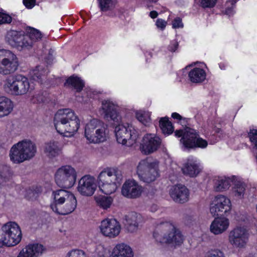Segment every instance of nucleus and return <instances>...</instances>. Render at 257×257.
Listing matches in <instances>:
<instances>
[{"label": "nucleus", "instance_id": "1", "mask_svg": "<svg viewBox=\"0 0 257 257\" xmlns=\"http://www.w3.org/2000/svg\"><path fill=\"white\" fill-rule=\"evenodd\" d=\"M122 175L114 168H106L101 171L97 177L96 182L99 190L103 194L114 193L122 181Z\"/></svg>", "mask_w": 257, "mask_h": 257}, {"label": "nucleus", "instance_id": "2", "mask_svg": "<svg viewBox=\"0 0 257 257\" xmlns=\"http://www.w3.org/2000/svg\"><path fill=\"white\" fill-rule=\"evenodd\" d=\"M153 235L157 241L162 243L171 244L172 245H180L184 240L180 230L170 222L160 223Z\"/></svg>", "mask_w": 257, "mask_h": 257}, {"label": "nucleus", "instance_id": "3", "mask_svg": "<svg viewBox=\"0 0 257 257\" xmlns=\"http://www.w3.org/2000/svg\"><path fill=\"white\" fill-rule=\"evenodd\" d=\"M36 152V144L30 140H24L13 146L9 155L14 163L20 164L33 158Z\"/></svg>", "mask_w": 257, "mask_h": 257}, {"label": "nucleus", "instance_id": "4", "mask_svg": "<svg viewBox=\"0 0 257 257\" xmlns=\"http://www.w3.org/2000/svg\"><path fill=\"white\" fill-rule=\"evenodd\" d=\"M84 136L90 143H103L108 138L107 126L100 119H91L85 125Z\"/></svg>", "mask_w": 257, "mask_h": 257}, {"label": "nucleus", "instance_id": "5", "mask_svg": "<svg viewBox=\"0 0 257 257\" xmlns=\"http://www.w3.org/2000/svg\"><path fill=\"white\" fill-rule=\"evenodd\" d=\"M136 174L140 181L150 183L159 176V162L155 159L147 158L141 160L136 168Z\"/></svg>", "mask_w": 257, "mask_h": 257}, {"label": "nucleus", "instance_id": "6", "mask_svg": "<svg viewBox=\"0 0 257 257\" xmlns=\"http://www.w3.org/2000/svg\"><path fill=\"white\" fill-rule=\"evenodd\" d=\"M177 137H182L180 143L184 150L199 148L204 149L208 146L206 140L200 138L196 131L190 127L177 130L175 132Z\"/></svg>", "mask_w": 257, "mask_h": 257}, {"label": "nucleus", "instance_id": "7", "mask_svg": "<svg viewBox=\"0 0 257 257\" xmlns=\"http://www.w3.org/2000/svg\"><path fill=\"white\" fill-rule=\"evenodd\" d=\"M3 87L5 91L16 96L24 95L31 89L28 78L21 75L8 77Z\"/></svg>", "mask_w": 257, "mask_h": 257}, {"label": "nucleus", "instance_id": "8", "mask_svg": "<svg viewBox=\"0 0 257 257\" xmlns=\"http://www.w3.org/2000/svg\"><path fill=\"white\" fill-rule=\"evenodd\" d=\"M3 233L0 241V247L18 244L22 239V232L19 225L15 222H9L2 227Z\"/></svg>", "mask_w": 257, "mask_h": 257}, {"label": "nucleus", "instance_id": "9", "mask_svg": "<svg viewBox=\"0 0 257 257\" xmlns=\"http://www.w3.org/2000/svg\"><path fill=\"white\" fill-rule=\"evenodd\" d=\"M114 134L119 144L127 146L135 144L139 137L134 126L127 123L117 125L114 128Z\"/></svg>", "mask_w": 257, "mask_h": 257}, {"label": "nucleus", "instance_id": "10", "mask_svg": "<svg viewBox=\"0 0 257 257\" xmlns=\"http://www.w3.org/2000/svg\"><path fill=\"white\" fill-rule=\"evenodd\" d=\"M19 66L17 56L9 50H0V74L10 75L16 72Z\"/></svg>", "mask_w": 257, "mask_h": 257}, {"label": "nucleus", "instance_id": "11", "mask_svg": "<svg viewBox=\"0 0 257 257\" xmlns=\"http://www.w3.org/2000/svg\"><path fill=\"white\" fill-rule=\"evenodd\" d=\"M249 232L244 225H237L231 230L228 234V242L235 248H243L246 244Z\"/></svg>", "mask_w": 257, "mask_h": 257}, {"label": "nucleus", "instance_id": "12", "mask_svg": "<svg viewBox=\"0 0 257 257\" xmlns=\"http://www.w3.org/2000/svg\"><path fill=\"white\" fill-rule=\"evenodd\" d=\"M232 204L229 198L223 195H218L212 198L210 204V211L213 215L227 214L231 210Z\"/></svg>", "mask_w": 257, "mask_h": 257}, {"label": "nucleus", "instance_id": "13", "mask_svg": "<svg viewBox=\"0 0 257 257\" xmlns=\"http://www.w3.org/2000/svg\"><path fill=\"white\" fill-rule=\"evenodd\" d=\"M189 69L188 78L192 83H201L206 80L208 68L204 62H195L187 66L183 71Z\"/></svg>", "mask_w": 257, "mask_h": 257}, {"label": "nucleus", "instance_id": "14", "mask_svg": "<svg viewBox=\"0 0 257 257\" xmlns=\"http://www.w3.org/2000/svg\"><path fill=\"white\" fill-rule=\"evenodd\" d=\"M99 233L103 236L114 238L119 235L121 231L119 222L114 218H105L98 226Z\"/></svg>", "mask_w": 257, "mask_h": 257}, {"label": "nucleus", "instance_id": "15", "mask_svg": "<svg viewBox=\"0 0 257 257\" xmlns=\"http://www.w3.org/2000/svg\"><path fill=\"white\" fill-rule=\"evenodd\" d=\"M99 112L103 117L107 120L118 121L121 117L118 112V106L117 103L109 99L102 101Z\"/></svg>", "mask_w": 257, "mask_h": 257}, {"label": "nucleus", "instance_id": "16", "mask_svg": "<svg viewBox=\"0 0 257 257\" xmlns=\"http://www.w3.org/2000/svg\"><path fill=\"white\" fill-rule=\"evenodd\" d=\"M161 140L155 134H147L143 137L140 149L145 155H149L156 152L160 147Z\"/></svg>", "mask_w": 257, "mask_h": 257}, {"label": "nucleus", "instance_id": "17", "mask_svg": "<svg viewBox=\"0 0 257 257\" xmlns=\"http://www.w3.org/2000/svg\"><path fill=\"white\" fill-rule=\"evenodd\" d=\"M97 182L95 178L90 175H85L79 181L77 190L84 196H91L97 188Z\"/></svg>", "mask_w": 257, "mask_h": 257}, {"label": "nucleus", "instance_id": "18", "mask_svg": "<svg viewBox=\"0 0 257 257\" xmlns=\"http://www.w3.org/2000/svg\"><path fill=\"white\" fill-rule=\"evenodd\" d=\"M79 126V119L74 112L71 109H65V137L73 136Z\"/></svg>", "mask_w": 257, "mask_h": 257}, {"label": "nucleus", "instance_id": "19", "mask_svg": "<svg viewBox=\"0 0 257 257\" xmlns=\"http://www.w3.org/2000/svg\"><path fill=\"white\" fill-rule=\"evenodd\" d=\"M143 188L134 179H128L121 188L122 195L128 198H136L141 196Z\"/></svg>", "mask_w": 257, "mask_h": 257}, {"label": "nucleus", "instance_id": "20", "mask_svg": "<svg viewBox=\"0 0 257 257\" xmlns=\"http://www.w3.org/2000/svg\"><path fill=\"white\" fill-rule=\"evenodd\" d=\"M169 194L175 202L180 203L187 202L190 198L189 189L186 186L182 185L173 186L170 190Z\"/></svg>", "mask_w": 257, "mask_h": 257}, {"label": "nucleus", "instance_id": "21", "mask_svg": "<svg viewBox=\"0 0 257 257\" xmlns=\"http://www.w3.org/2000/svg\"><path fill=\"white\" fill-rule=\"evenodd\" d=\"M230 224L229 219L224 216L217 217L211 223L210 231L214 235H219L226 231Z\"/></svg>", "mask_w": 257, "mask_h": 257}, {"label": "nucleus", "instance_id": "22", "mask_svg": "<svg viewBox=\"0 0 257 257\" xmlns=\"http://www.w3.org/2000/svg\"><path fill=\"white\" fill-rule=\"evenodd\" d=\"M182 171L186 175L190 177H196L201 171L199 163L196 158H189L184 163Z\"/></svg>", "mask_w": 257, "mask_h": 257}, {"label": "nucleus", "instance_id": "23", "mask_svg": "<svg viewBox=\"0 0 257 257\" xmlns=\"http://www.w3.org/2000/svg\"><path fill=\"white\" fill-rule=\"evenodd\" d=\"M110 257H134L132 248L127 243H116L112 248Z\"/></svg>", "mask_w": 257, "mask_h": 257}, {"label": "nucleus", "instance_id": "24", "mask_svg": "<svg viewBox=\"0 0 257 257\" xmlns=\"http://www.w3.org/2000/svg\"><path fill=\"white\" fill-rule=\"evenodd\" d=\"M63 146L59 142L51 141L44 144V153L46 156L50 159L57 157L62 153Z\"/></svg>", "mask_w": 257, "mask_h": 257}, {"label": "nucleus", "instance_id": "25", "mask_svg": "<svg viewBox=\"0 0 257 257\" xmlns=\"http://www.w3.org/2000/svg\"><path fill=\"white\" fill-rule=\"evenodd\" d=\"M142 215L136 212H132L125 216L127 229L130 232H136L139 229V224L142 221Z\"/></svg>", "mask_w": 257, "mask_h": 257}, {"label": "nucleus", "instance_id": "26", "mask_svg": "<svg viewBox=\"0 0 257 257\" xmlns=\"http://www.w3.org/2000/svg\"><path fill=\"white\" fill-rule=\"evenodd\" d=\"M235 178V177L234 176L217 177L215 183L216 190L218 191H224L228 190Z\"/></svg>", "mask_w": 257, "mask_h": 257}, {"label": "nucleus", "instance_id": "27", "mask_svg": "<svg viewBox=\"0 0 257 257\" xmlns=\"http://www.w3.org/2000/svg\"><path fill=\"white\" fill-rule=\"evenodd\" d=\"M13 107V103L10 99L5 96H0V118L10 114Z\"/></svg>", "mask_w": 257, "mask_h": 257}, {"label": "nucleus", "instance_id": "28", "mask_svg": "<svg viewBox=\"0 0 257 257\" xmlns=\"http://www.w3.org/2000/svg\"><path fill=\"white\" fill-rule=\"evenodd\" d=\"M77 173L70 166H65V188H70L76 182Z\"/></svg>", "mask_w": 257, "mask_h": 257}, {"label": "nucleus", "instance_id": "29", "mask_svg": "<svg viewBox=\"0 0 257 257\" xmlns=\"http://www.w3.org/2000/svg\"><path fill=\"white\" fill-rule=\"evenodd\" d=\"M24 248L31 257H39L46 250L45 246L39 243L30 244Z\"/></svg>", "mask_w": 257, "mask_h": 257}, {"label": "nucleus", "instance_id": "30", "mask_svg": "<svg viewBox=\"0 0 257 257\" xmlns=\"http://www.w3.org/2000/svg\"><path fill=\"white\" fill-rule=\"evenodd\" d=\"M77 206L75 196L71 193L65 191V214L72 212Z\"/></svg>", "mask_w": 257, "mask_h": 257}, {"label": "nucleus", "instance_id": "31", "mask_svg": "<svg viewBox=\"0 0 257 257\" xmlns=\"http://www.w3.org/2000/svg\"><path fill=\"white\" fill-rule=\"evenodd\" d=\"M63 192L62 189H59L56 192H54V200H55V204L51 205V208L54 211L59 214H64L63 212V208L62 204L64 202V198L63 197H59L60 193Z\"/></svg>", "mask_w": 257, "mask_h": 257}, {"label": "nucleus", "instance_id": "32", "mask_svg": "<svg viewBox=\"0 0 257 257\" xmlns=\"http://www.w3.org/2000/svg\"><path fill=\"white\" fill-rule=\"evenodd\" d=\"M151 114V112L145 110H138L135 111L137 119L146 126H148L152 123Z\"/></svg>", "mask_w": 257, "mask_h": 257}, {"label": "nucleus", "instance_id": "33", "mask_svg": "<svg viewBox=\"0 0 257 257\" xmlns=\"http://www.w3.org/2000/svg\"><path fill=\"white\" fill-rule=\"evenodd\" d=\"M47 73V69L41 66H37L30 72L32 78L41 83L46 78Z\"/></svg>", "mask_w": 257, "mask_h": 257}, {"label": "nucleus", "instance_id": "34", "mask_svg": "<svg viewBox=\"0 0 257 257\" xmlns=\"http://www.w3.org/2000/svg\"><path fill=\"white\" fill-rule=\"evenodd\" d=\"M22 36L18 32L11 30L7 33L6 40L7 42L11 46L19 47Z\"/></svg>", "mask_w": 257, "mask_h": 257}, {"label": "nucleus", "instance_id": "35", "mask_svg": "<svg viewBox=\"0 0 257 257\" xmlns=\"http://www.w3.org/2000/svg\"><path fill=\"white\" fill-rule=\"evenodd\" d=\"M94 198L97 205L103 209L109 208L113 202L111 197L98 195L95 196Z\"/></svg>", "mask_w": 257, "mask_h": 257}, {"label": "nucleus", "instance_id": "36", "mask_svg": "<svg viewBox=\"0 0 257 257\" xmlns=\"http://www.w3.org/2000/svg\"><path fill=\"white\" fill-rule=\"evenodd\" d=\"M159 125L165 135H170L174 131V127L172 123L169 121L168 117H161L159 120Z\"/></svg>", "mask_w": 257, "mask_h": 257}, {"label": "nucleus", "instance_id": "37", "mask_svg": "<svg viewBox=\"0 0 257 257\" xmlns=\"http://www.w3.org/2000/svg\"><path fill=\"white\" fill-rule=\"evenodd\" d=\"M12 176L11 168L6 165H0V184L9 181Z\"/></svg>", "mask_w": 257, "mask_h": 257}, {"label": "nucleus", "instance_id": "38", "mask_svg": "<svg viewBox=\"0 0 257 257\" xmlns=\"http://www.w3.org/2000/svg\"><path fill=\"white\" fill-rule=\"evenodd\" d=\"M66 82L72 85L77 91H80L84 86V82L80 78L77 76H71L69 77Z\"/></svg>", "mask_w": 257, "mask_h": 257}, {"label": "nucleus", "instance_id": "39", "mask_svg": "<svg viewBox=\"0 0 257 257\" xmlns=\"http://www.w3.org/2000/svg\"><path fill=\"white\" fill-rule=\"evenodd\" d=\"M245 187V184L243 183L236 184L232 189V196L236 199H242L244 195Z\"/></svg>", "mask_w": 257, "mask_h": 257}, {"label": "nucleus", "instance_id": "40", "mask_svg": "<svg viewBox=\"0 0 257 257\" xmlns=\"http://www.w3.org/2000/svg\"><path fill=\"white\" fill-rule=\"evenodd\" d=\"M55 182L57 185L61 189H63L64 188V168L63 166L59 168L55 174Z\"/></svg>", "mask_w": 257, "mask_h": 257}, {"label": "nucleus", "instance_id": "41", "mask_svg": "<svg viewBox=\"0 0 257 257\" xmlns=\"http://www.w3.org/2000/svg\"><path fill=\"white\" fill-rule=\"evenodd\" d=\"M236 0H228L224 6V13L227 16L230 17L234 14V7Z\"/></svg>", "mask_w": 257, "mask_h": 257}, {"label": "nucleus", "instance_id": "42", "mask_svg": "<svg viewBox=\"0 0 257 257\" xmlns=\"http://www.w3.org/2000/svg\"><path fill=\"white\" fill-rule=\"evenodd\" d=\"M20 40V45H19V47L29 49L32 47L33 44L32 40L31 39L30 37H29L28 34L22 35Z\"/></svg>", "mask_w": 257, "mask_h": 257}, {"label": "nucleus", "instance_id": "43", "mask_svg": "<svg viewBox=\"0 0 257 257\" xmlns=\"http://www.w3.org/2000/svg\"><path fill=\"white\" fill-rule=\"evenodd\" d=\"M195 2L203 8H212L216 4L217 0H194Z\"/></svg>", "mask_w": 257, "mask_h": 257}, {"label": "nucleus", "instance_id": "44", "mask_svg": "<svg viewBox=\"0 0 257 257\" xmlns=\"http://www.w3.org/2000/svg\"><path fill=\"white\" fill-rule=\"evenodd\" d=\"M99 4L101 10L106 11L115 5L116 0H99Z\"/></svg>", "mask_w": 257, "mask_h": 257}, {"label": "nucleus", "instance_id": "45", "mask_svg": "<svg viewBox=\"0 0 257 257\" xmlns=\"http://www.w3.org/2000/svg\"><path fill=\"white\" fill-rule=\"evenodd\" d=\"M28 35L30 37L33 43L40 40L42 38V34L41 32L38 30L34 28H32L30 30V32H29Z\"/></svg>", "mask_w": 257, "mask_h": 257}, {"label": "nucleus", "instance_id": "46", "mask_svg": "<svg viewBox=\"0 0 257 257\" xmlns=\"http://www.w3.org/2000/svg\"><path fill=\"white\" fill-rule=\"evenodd\" d=\"M46 97L43 93L39 92L34 95L31 99L33 103H41L45 102Z\"/></svg>", "mask_w": 257, "mask_h": 257}, {"label": "nucleus", "instance_id": "47", "mask_svg": "<svg viewBox=\"0 0 257 257\" xmlns=\"http://www.w3.org/2000/svg\"><path fill=\"white\" fill-rule=\"evenodd\" d=\"M205 257H225V256L222 251L215 249L208 251Z\"/></svg>", "mask_w": 257, "mask_h": 257}, {"label": "nucleus", "instance_id": "48", "mask_svg": "<svg viewBox=\"0 0 257 257\" xmlns=\"http://www.w3.org/2000/svg\"><path fill=\"white\" fill-rule=\"evenodd\" d=\"M54 122H64V109L58 110L55 115Z\"/></svg>", "mask_w": 257, "mask_h": 257}, {"label": "nucleus", "instance_id": "49", "mask_svg": "<svg viewBox=\"0 0 257 257\" xmlns=\"http://www.w3.org/2000/svg\"><path fill=\"white\" fill-rule=\"evenodd\" d=\"M12 21V18L9 15L0 12V25L10 24Z\"/></svg>", "mask_w": 257, "mask_h": 257}, {"label": "nucleus", "instance_id": "50", "mask_svg": "<svg viewBox=\"0 0 257 257\" xmlns=\"http://www.w3.org/2000/svg\"><path fill=\"white\" fill-rule=\"evenodd\" d=\"M172 28L174 29H182L184 27V24L182 19L180 17H176L172 22Z\"/></svg>", "mask_w": 257, "mask_h": 257}, {"label": "nucleus", "instance_id": "51", "mask_svg": "<svg viewBox=\"0 0 257 257\" xmlns=\"http://www.w3.org/2000/svg\"><path fill=\"white\" fill-rule=\"evenodd\" d=\"M67 257H87L85 252L80 250H73L67 253Z\"/></svg>", "mask_w": 257, "mask_h": 257}, {"label": "nucleus", "instance_id": "52", "mask_svg": "<svg viewBox=\"0 0 257 257\" xmlns=\"http://www.w3.org/2000/svg\"><path fill=\"white\" fill-rule=\"evenodd\" d=\"M26 197L29 200H35L38 197V192L36 190L29 189L27 191Z\"/></svg>", "mask_w": 257, "mask_h": 257}, {"label": "nucleus", "instance_id": "53", "mask_svg": "<svg viewBox=\"0 0 257 257\" xmlns=\"http://www.w3.org/2000/svg\"><path fill=\"white\" fill-rule=\"evenodd\" d=\"M167 24V22L162 19H158L155 23L157 28L161 31H164L165 29Z\"/></svg>", "mask_w": 257, "mask_h": 257}, {"label": "nucleus", "instance_id": "54", "mask_svg": "<svg viewBox=\"0 0 257 257\" xmlns=\"http://www.w3.org/2000/svg\"><path fill=\"white\" fill-rule=\"evenodd\" d=\"M64 122H54V125L57 132L62 136H64Z\"/></svg>", "mask_w": 257, "mask_h": 257}, {"label": "nucleus", "instance_id": "55", "mask_svg": "<svg viewBox=\"0 0 257 257\" xmlns=\"http://www.w3.org/2000/svg\"><path fill=\"white\" fill-rule=\"evenodd\" d=\"M178 47V43L177 41H172L168 46V49L172 52H175Z\"/></svg>", "mask_w": 257, "mask_h": 257}, {"label": "nucleus", "instance_id": "56", "mask_svg": "<svg viewBox=\"0 0 257 257\" xmlns=\"http://www.w3.org/2000/svg\"><path fill=\"white\" fill-rule=\"evenodd\" d=\"M23 4L28 9L33 8L36 4V0H23Z\"/></svg>", "mask_w": 257, "mask_h": 257}, {"label": "nucleus", "instance_id": "57", "mask_svg": "<svg viewBox=\"0 0 257 257\" xmlns=\"http://www.w3.org/2000/svg\"><path fill=\"white\" fill-rule=\"evenodd\" d=\"M171 116L174 119H176L179 121L184 119L180 114L177 112H173L171 114Z\"/></svg>", "mask_w": 257, "mask_h": 257}, {"label": "nucleus", "instance_id": "58", "mask_svg": "<svg viewBox=\"0 0 257 257\" xmlns=\"http://www.w3.org/2000/svg\"><path fill=\"white\" fill-rule=\"evenodd\" d=\"M17 257H31L30 255L26 251L25 249L24 248L20 252L19 254L17 256Z\"/></svg>", "mask_w": 257, "mask_h": 257}, {"label": "nucleus", "instance_id": "59", "mask_svg": "<svg viewBox=\"0 0 257 257\" xmlns=\"http://www.w3.org/2000/svg\"><path fill=\"white\" fill-rule=\"evenodd\" d=\"M219 67L221 70H225L227 67V64L224 62H220L219 64Z\"/></svg>", "mask_w": 257, "mask_h": 257}, {"label": "nucleus", "instance_id": "60", "mask_svg": "<svg viewBox=\"0 0 257 257\" xmlns=\"http://www.w3.org/2000/svg\"><path fill=\"white\" fill-rule=\"evenodd\" d=\"M150 17L152 19H155L157 17L158 14L156 11H151L149 14Z\"/></svg>", "mask_w": 257, "mask_h": 257}, {"label": "nucleus", "instance_id": "61", "mask_svg": "<svg viewBox=\"0 0 257 257\" xmlns=\"http://www.w3.org/2000/svg\"><path fill=\"white\" fill-rule=\"evenodd\" d=\"M158 0H152L153 2H156Z\"/></svg>", "mask_w": 257, "mask_h": 257}]
</instances>
